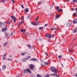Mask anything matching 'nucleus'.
Listing matches in <instances>:
<instances>
[{
  "label": "nucleus",
  "mask_w": 77,
  "mask_h": 77,
  "mask_svg": "<svg viewBox=\"0 0 77 77\" xmlns=\"http://www.w3.org/2000/svg\"><path fill=\"white\" fill-rule=\"evenodd\" d=\"M29 11V9L28 8H26L25 10V12H26V13H27V12H28Z\"/></svg>",
  "instance_id": "obj_11"
},
{
  "label": "nucleus",
  "mask_w": 77,
  "mask_h": 77,
  "mask_svg": "<svg viewBox=\"0 0 77 77\" xmlns=\"http://www.w3.org/2000/svg\"><path fill=\"white\" fill-rule=\"evenodd\" d=\"M75 76H76V77H77V75H75Z\"/></svg>",
  "instance_id": "obj_62"
},
{
  "label": "nucleus",
  "mask_w": 77,
  "mask_h": 77,
  "mask_svg": "<svg viewBox=\"0 0 77 77\" xmlns=\"http://www.w3.org/2000/svg\"><path fill=\"white\" fill-rule=\"evenodd\" d=\"M50 29H51V30H56V29H57H57H58V28H57L56 29L55 28H51Z\"/></svg>",
  "instance_id": "obj_16"
},
{
  "label": "nucleus",
  "mask_w": 77,
  "mask_h": 77,
  "mask_svg": "<svg viewBox=\"0 0 77 77\" xmlns=\"http://www.w3.org/2000/svg\"><path fill=\"white\" fill-rule=\"evenodd\" d=\"M44 63H45V64L46 65H48V63H47L46 62H45Z\"/></svg>",
  "instance_id": "obj_39"
},
{
  "label": "nucleus",
  "mask_w": 77,
  "mask_h": 77,
  "mask_svg": "<svg viewBox=\"0 0 77 77\" xmlns=\"http://www.w3.org/2000/svg\"><path fill=\"white\" fill-rule=\"evenodd\" d=\"M46 36L47 37V38H51V36L50 34H46Z\"/></svg>",
  "instance_id": "obj_5"
},
{
  "label": "nucleus",
  "mask_w": 77,
  "mask_h": 77,
  "mask_svg": "<svg viewBox=\"0 0 77 77\" xmlns=\"http://www.w3.org/2000/svg\"><path fill=\"white\" fill-rule=\"evenodd\" d=\"M41 2H39L38 3V5H41Z\"/></svg>",
  "instance_id": "obj_40"
},
{
  "label": "nucleus",
  "mask_w": 77,
  "mask_h": 77,
  "mask_svg": "<svg viewBox=\"0 0 77 77\" xmlns=\"http://www.w3.org/2000/svg\"><path fill=\"white\" fill-rule=\"evenodd\" d=\"M50 70L52 72L55 73H57L58 72V70L54 67H51L50 68Z\"/></svg>",
  "instance_id": "obj_1"
},
{
  "label": "nucleus",
  "mask_w": 77,
  "mask_h": 77,
  "mask_svg": "<svg viewBox=\"0 0 77 77\" xmlns=\"http://www.w3.org/2000/svg\"><path fill=\"white\" fill-rule=\"evenodd\" d=\"M24 54H25V53H21V56H24Z\"/></svg>",
  "instance_id": "obj_30"
},
{
  "label": "nucleus",
  "mask_w": 77,
  "mask_h": 77,
  "mask_svg": "<svg viewBox=\"0 0 77 77\" xmlns=\"http://www.w3.org/2000/svg\"><path fill=\"white\" fill-rule=\"evenodd\" d=\"M3 25H5V23H3Z\"/></svg>",
  "instance_id": "obj_60"
},
{
  "label": "nucleus",
  "mask_w": 77,
  "mask_h": 77,
  "mask_svg": "<svg viewBox=\"0 0 77 77\" xmlns=\"http://www.w3.org/2000/svg\"><path fill=\"white\" fill-rule=\"evenodd\" d=\"M24 17L22 16L21 18V21H24Z\"/></svg>",
  "instance_id": "obj_24"
},
{
  "label": "nucleus",
  "mask_w": 77,
  "mask_h": 77,
  "mask_svg": "<svg viewBox=\"0 0 77 77\" xmlns=\"http://www.w3.org/2000/svg\"><path fill=\"white\" fill-rule=\"evenodd\" d=\"M54 36V35H51V37H53V36Z\"/></svg>",
  "instance_id": "obj_50"
},
{
  "label": "nucleus",
  "mask_w": 77,
  "mask_h": 77,
  "mask_svg": "<svg viewBox=\"0 0 77 77\" xmlns=\"http://www.w3.org/2000/svg\"><path fill=\"white\" fill-rule=\"evenodd\" d=\"M21 7L22 8H23V9L24 8V6H23V4H22L21 5Z\"/></svg>",
  "instance_id": "obj_35"
},
{
  "label": "nucleus",
  "mask_w": 77,
  "mask_h": 77,
  "mask_svg": "<svg viewBox=\"0 0 77 77\" xmlns=\"http://www.w3.org/2000/svg\"><path fill=\"white\" fill-rule=\"evenodd\" d=\"M45 54H46V55H47V56H48V54H47V53L46 52L45 53Z\"/></svg>",
  "instance_id": "obj_47"
},
{
  "label": "nucleus",
  "mask_w": 77,
  "mask_h": 77,
  "mask_svg": "<svg viewBox=\"0 0 77 77\" xmlns=\"http://www.w3.org/2000/svg\"><path fill=\"white\" fill-rule=\"evenodd\" d=\"M8 42H6V43H5L3 45V46L4 47H6L7 45V44H8Z\"/></svg>",
  "instance_id": "obj_14"
},
{
  "label": "nucleus",
  "mask_w": 77,
  "mask_h": 77,
  "mask_svg": "<svg viewBox=\"0 0 77 77\" xmlns=\"http://www.w3.org/2000/svg\"><path fill=\"white\" fill-rule=\"evenodd\" d=\"M10 22H9V21H8L7 22V24H10Z\"/></svg>",
  "instance_id": "obj_44"
},
{
  "label": "nucleus",
  "mask_w": 77,
  "mask_h": 77,
  "mask_svg": "<svg viewBox=\"0 0 77 77\" xmlns=\"http://www.w3.org/2000/svg\"><path fill=\"white\" fill-rule=\"evenodd\" d=\"M31 61H36L37 59L36 58H32L31 59Z\"/></svg>",
  "instance_id": "obj_12"
},
{
  "label": "nucleus",
  "mask_w": 77,
  "mask_h": 77,
  "mask_svg": "<svg viewBox=\"0 0 77 77\" xmlns=\"http://www.w3.org/2000/svg\"><path fill=\"white\" fill-rule=\"evenodd\" d=\"M59 8V7L57 6L56 7V9H57V10H58Z\"/></svg>",
  "instance_id": "obj_28"
},
{
  "label": "nucleus",
  "mask_w": 77,
  "mask_h": 77,
  "mask_svg": "<svg viewBox=\"0 0 77 77\" xmlns=\"http://www.w3.org/2000/svg\"><path fill=\"white\" fill-rule=\"evenodd\" d=\"M21 24L20 23L18 25V26H20V25H21Z\"/></svg>",
  "instance_id": "obj_55"
},
{
  "label": "nucleus",
  "mask_w": 77,
  "mask_h": 77,
  "mask_svg": "<svg viewBox=\"0 0 77 77\" xmlns=\"http://www.w3.org/2000/svg\"><path fill=\"white\" fill-rule=\"evenodd\" d=\"M3 56H4V57H6V54H4Z\"/></svg>",
  "instance_id": "obj_41"
},
{
  "label": "nucleus",
  "mask_w": 77,
  "mask_h": 77,
  "mask_svg": "<svg viewBox=\"0 0 77 77\" xmlns=\"http://www.w3.org/2000/svg\"><path fill=\"white\" fill-rule=\"evenodd\" d=\"M56 76H57V77H59V75H57V74Z\"/></svg>",
  "instance_id": "obj_51"
},
{
  "label": "nucleus",
  "mask_w": 77,
  "mask_h": 77,
  "mask_svg": "<svg viewBox=\"0 0 77 77\" xmlns=\"http://www.w3.org/2000/svg\"><path fill=\"white\" fill-rule=\"evenodd\" d=\"M73 23V24H76L77 23V18L74 20Z\"/></svg>",
  "instance_id": "obj_10"
},
{
  "label": "nucleus",
  "mask_w": 77,
  "mask_h": 77,
  "mask_svg": "<svg viewBox=\"0 0 77 77\" xmlns=\"http://www.w3.org/2000/svg\"><path fill=\"white\" fill-rule=\"evenodd\" d=\"M8 60H9L10 61H12V59H9V58H8Z\"/></svg>",
  "instance_id": "obj_32"
},
{
  "label": "nucleus",
  "mask_w": 77,
  "mask_h": 77,
  "mask_svg": "<svg viewBox=\"0 0 77 77\" xmlns=\"http://www.w3.org/2000/svg\"><path fill=\"white\" fill-rule=\"evenodd\" d=\"M30 56H29V57H27L26 58V60H27V59H30Z\"/></svg>",
  "instance_id": "obj_31"
},
{
  "label": "nucleus",
  "mask_w": 77,
  "mask_h": 77,
  "mask_svg": "<svg viewBox=\"0 0 77 77\" xmlns=\"http://www.w3.org/2000/svg\"><path fill=\"white\" fill-rule=\"evenodd\" d=\"M62 57V56L61 55H59L58 56V58L59 59H60V58H61Z\"/></svg>",
  "instance_id": "obj_34"
},
{
  "label": "nucleus",
  "mask_w": 77,
  "mask_h": 77,
  "mask_svg": "<svg viewBox=\"0 0 77 77\" xmlns=\"http://www.w3.org/2000/svg\"><path fill=\"white\" fill-rule=\"evenodd\" d=\"M76 13H75L73 14V15H76Z\"/></svg>",
  "instance_id": "obj_48"
},
{
  "label": "nucleus",
  "mask_w": 77,
  "mask_h": 77,
  "mask_svg": "<svg viewBox=\"0 0 77 77\" xmlns=\"http://www.w3.org/2000/svg\"><path fill=\"white\" fill-rule=\"evenodd\" d=\"M13 33H14L13 32H12L11 33V36H12L13 35Z\"/></svg>",
  "instance_id": "obj_38"
},
{
  "label": "nucleus",
  "mask_w": 77,
  "mask_h": 77,
  "mask_svg": "<svg viewBox=\"0 0 77 77\" xmlns=\"http://www.w3.org/2000/svg\"><path fill=\"white\" fill-rule=\"evenodd\" d=\"M1 1L2 3H4V2H5L6 1V0H2Z\"/></svg>",
  "instance_id": "obj_27"
},
{
  "label": "nucleus",
  "mask_w": 77,
  "mask_h": 77,
  "mask_svg": "<svg viewBox=\"0 0 77 77\" xmlns=\"http://www.w3.org/2000/svg\"><path fill=\"white\" fill-rule=\"evenodd\" d=\"M6 30H7V27L5 28L2 29V32H5V31H6Z\"/></svg>",
  "instance_id": "obj_7"
},
{
  "label": "nucleus",
  "mask_w": 77,
  "mask_h": 77,
  "mask_svg": "<svg viewBox=\"0 0 77 77\" xmlns=\"http://www.w3.org/2000/svg\"><path fill=\"white\" fill-rule=\"evenodd\" d=\"M11 18L13 19V21L14 23L16 22V17L15 16H11Z\"/></svg>",
  "instance_id": "obj_3"
},
{
  "label": "nucleus",
  "mask_w": 77,
  "mask_h": 77,
  "mask_svg": "<svg viewBox=\"0 0 77 77\" xmlns=\"http://www.w3.org/2000/svg\"><path fill=\"white\" fill-rule=\"evenodd\" d=\"M29 68L32 71H35V66L33 64H31L29 65Z\"/></svg>",
  "instance_id": "obj_2"
},
{
  "label": "nucleus",
  "mask_w": 77,
  "mask_h": 77,
  "mask_svg": "<svg viewBox=\"0 0 77 77\" xmlns=\"http://www.w3.org/2000/svg\"><path fill=\"white\" fill-rule=\"evenodd\" d=\"M36 23H37V24H38V22H36Z\"/></svg>",
  "instance_id": "obj_63"
},
{
  "label": "nucleus",
  "mask_w": 77,
  "mask_h": 77,
  "mask_svg": "<svg viewBox=\"0 0 77 77\" xmlns=\"http://www.w3.org/2000/svg\"><path fill=\"white\" fill-rule=\"evenodd\" d=\"M60 17V15H57L56 17H55V18L56 19H58L59 18V17Z\"/></svg>",
  "instance_id": "obj_13"
},
{
  "label": "nucleus",
  "mask_w": 77,
  "mask_h": 77,
  "mask_svg": "<svg viewBox=\"0 0 77 77\" xmlns=\"http://www.w3.org/2000/svg\"><path fill=\"white\" fill-rule=\"evenodd\" d=\"M76 12L77 13V8H75Z\"/></svg>",
  "instance_id": "obj_49"
},
{
  "label": "nucleus",
  "mask_w": 77,
  "mask_h": 77,
  "mask_svg": "<svg viewBox=\"0 0 77 77\" xmlns=\"http://www.w3.org/2000/svg\"><path fill=\"white\" fill-rule=\"evenodd\" d=\"M20 24H23V23H24V21H23L20 23Z\"/></svg>",
  "instance_id": "obj_42"
},
{
  "label": "nucleus",
  "mask_w": 77,
  "mask_h": 77,
  "mask_svg": "<svg viewBox=\"0 0 77 77\" xmlns=\"http://www.w3.org/2000/svg\"><path fill=\"white\" fill-rule=\"evenodd\" d=\"M27 60V59L25 58L22 60L23 62H26Z\"/></svg>",
  "instance_id": "obj_21"
},
{
  "label": "nucleus",
  "mask_w": 77,
  "mask_h": 77,
  "mask_svg": "<svg viewBox=\"0 0 77 77\" xmlns=\"http://www.w3.org/2000/svg\"><path fill=\"white\" fill-rule=\"evenodd\" d=\"M70 59H72V60H74V59H73V58L72 57H70Z\"/></svg>",
  "instance_id": "obj_46"
},
{
  "label": "nucleus",
  "mask_w": 77,
  "mask_h": 77,
  "mask_svg": "<svg viewBox=\"0 0 77 77\" xmlns=\"http://www.w3.org/2000/svg\"><path fill=\"white\" fill-rule=\"evenodd\" d=\"M11 1L13 2V3H14V0H11Z\"/></svg>",
  "instance_id": "obj_45"
},
{
  "label": "nucleus",
  "mask_w": 77,
  "mask_h": 77,
  "mask_svg": "<svg viewBox=\"0 0 77 77\" xmlns=\"http://www.w3.org/2000/svg\"><path fill=\"white\" fill-rule=\"evenodd\" d=\"M73 33H76L77 32V28H75L73 31Z\"/></svg>",
  "instance_id": "obj_9"
},
{
  "label": "nucleus",
  "mask_w": 77,
  "mask_h": 77,
  "mask_svg": "<svg viewBox=\"0 0 77 77\" xmlns=\"http://www.w3.org/2000/svg\"><path fill=\"white\" fill-rule=\"evenodd\" d=\"M28 46L29 48V49H31L32 48V46H31L29 45H28Z\"/></svg>",
  "instance_id": "obj_19"
},
{
  "label": "nucleus",
  "mask_w": 77,
  "mask_h": 77,
  "mask_svg": "<svg viewBox=\"0 0 77 77\" xmlns=\"http://www.w3.org/2000/svg\"><path fill=\"white\" fill-rule=\"evenodd\" d=\"M43 29H44V28L42 27H39V30H42Z\"/></svg>",
  "instance_id": "obj_17"
},
{
  "label": "nucleus",
  "mask_w": 77,
  "mask_h": 77,
  "mask_svg": "<svg viewBox=\"0 0 77 77\" xmlns=\"http://www.w3.org/2000/svg\"><path fill=\"white\" fill-rule=\"evenodd\" d=\"M26 36H29V34H27V35H26Z\"/></svg>",
  "instance_id": "obj_58"
},
{
  "label": "nucleus",
  "mask_w": 77,
  "mask_h": 77,
  "mask_svg": "<svg viewBox=\"0 0 77 77\" xmlns=\"http://www.w3.org/2000/svg\"><path fill=\"white\" fill-rule=\"evenodd\" d=\"M2 59L3 60H6V58L5 57H3L2 58Z\"/></svg>",
  "instance_id": "obj_33"
},
{
  "label": "nucleus",
  "mask_w": 77,
  "mask_h": 77,
  "mask_svg": "<svg viewBox=\"0 0 77 77\" xmlns=\"http://www.w3.org/2000/svg\"><path fill=\"white\" fill-rule=\"evenodd\" d=\"M5 35L6 37H7L8 36V34L5 33Z\"/></svg>",
  "instance_id": "obj_37"
},
{
  "label": "nucleus",
  "mask_w": 77,
  "mask_h": 77,
  "mask_svg": "<svg viewBox=\"0 0 77 77\" xmlns=\"http://www.w3.org/2000/svg\"><path fill=\"white\" fill-rule=\"evenodd\" d=\"M62 66L63 67V64L62 63Z\"/></svg>",
  "instance_id": "obj_57"
},
{
  "label": "nucleus",
  "mask_w": 77,
  "mask_h": 77,
  "mask_svg": "<svg viewBox=\"0 0 77 77\" xmlns=\"http://www.w3.org/2000/svg\"><path fill=\"white\" fill-rule=\"evenodd\" d=\"M69 52H72V51H74V50L73 49H71L70 50H69Z\"/></svg>",
  "instance_id": "obj_25"
},
{
  "label": "nucleus",
  "mask_w": 77,
  "mask_h": 77,
  "mask_svg": "<svg viewBox=\"0 0 77 77\" xmlns=\"http://www.w3.org/2000/svg\"><path fill=\"white\" fill-rule=\"evenodd\" d=\"M2 67H3L2 69H5L6 68V66H5V65H4L2 66Z\"/></svg>",
  "instance_id": "obj_18"
},
{
  "label": "nucleus",
  "mask_w": 77,
  "mask_h": 77,
  "mask_svg": "<svg viewBox=\"0 0 77 77\" xmlns=\"http://www.w3.org/2000/svg\"><path fill=\"white\" fill-rule=\"evenodd\" d=\"M35 20H36V21H37V20H38V19H35Z\"/></svg>",
  "instance_id": "obj_59"
},
{
  "label": "nucleus",
  "mask_w": 77,
  "mask_h": 77,
  "mask_svg": "<svg viewBox=\"0 0 77 77\" xmlns=\"http://www.w3.org/2000/svg\"><path fill=\"white\" fill-rule=\"evenodd\" d=\"M32 24L34 25V26H37V24H36L35 23H33V22H32Z\"/></svg>",
  "instance_id": "obj_23"
},
{
  "label": "nucleus",
  "mask_w": 77,
  "mask_h": 77,
  "mask_svg": "<svg viewBox=\"0 0 77 77\" xmlns=\"http://www.w3.org/2000/svg\"><path fill=\"white\" fill-rule=\"evenodd\" d=\"M73 2H75V3H77V0H73Z\"/></svg>",
  "instance_id": "obj_29"
},
{
  "label": "nucleus",
  "mask_w": 77,
  "mask_h": 77,
  "mask_svg": "<svg viewBox=\"0 0 77 77\" xmlns=\"http://www.w3.org/2000/svg\"><path fill=\"white\" fill-rule=\"evenodd\" d=\"M48 26V24H45L44 27H45V26Z\"/></svg>",
  "instance_id": "obj_43"
},
{
  "label": "nucleus",
  "mask_w": 77,
  "mask_h": 77,
  "mask_svg": "<svg viewBox=\"0 0 77 77\" xmlns=\"http://www.w3.org/2000/svg\"><path fill=\"white\" fill-rule=\"evenodd\" d=\"M37 77H42V76L39 75V74H38L37 75Z\"/></svg>",
  "instance_id": "obj_20"
},
{
  "label": "nucleus",
  "mask_w": 77,
  "mask_h": 77,
  "mask_svg": "<svg viewBox=\"0 0 77 77\" xmlns=\"http://www.w3.org/2000/svg\"><path fill=\"white\" fill-rule=\"evenodd\" d=\"M57 74L53 73L51 74V75H53V76H56Z\"/></svg>",
  "instance_id": "obj_15"
},
{
  "label": "nucleus",
  "mask_w": 77,
  "mask_h": 77,
  "mask_svg": "<svg viewBox=\"0 0 77 77\" xmlns=\"http://www.w3.org/2000/svg\"><path fill=\"white\" fill-rule=\"evenodd\" d=\"M62 9H60L58 11V12H62Z\"/></svg>",
  "instance_id": "obj_26"
},
{
  "label": "nucleus",
  "mask_w": 77,
  "mask_h": 77,
  "mask_svg": "<svg viewBox=\"0 0 77 77\" xmlns=\"http://www.w3.org/2000/svg\"><path fill=\"white\" fill-rule=\"evenodd\" d=\"M1 71V69H0V71Z\"/></svg>",
  "instance_id": "obj_64"
},
{
  "label": "nucleus",
  "mask_w": 77,
  "mask_h": 77,
  "mask_svg": "<svg viewBox=\"0 0 77 77\" xmlns=\"http://www.w3.org/2000/svg\"><path fill=\"white\" fill-rule=\"evenodd\" d=\"M41 65L42 66H44V65H42V64H41Z\"/></svg>",
  "instance_id": "obj_54"
},
{
  "label": "nucleus",
  "mask_w": 77,
  "mask_h": 77,
  "mask_svg": "<svg viewBox=\"0 0 77 77\" xmlns=\"http://www.w3.org/2000/svg\"><path fill=\"white\" fill-rule=\"evenodd\" d=\"M13 26H14V25H11V26L12 27Z\"/></svg>",
  "instance_id": "obj_61"
},
{
  "label": "nucleus",
  "mask_w": 77,
  "mask_h": 77,
  "mask_svg": "<svg viewBox=\"0 0 77 77\" xmlns=\"http://www.w3.org/2000/svg\"><path fill=\"white\" fill-rule=\"evenodd\" d=\"M39 17L38 16V17H37V20H38V19H39Z\"/></svg>",
  "instance_id": "obj_56"
},
{
  "label": "nucleus",
  "mask_w": 77,
  "mask_h": 77,
  "mask_svg": "<svg viewBox=\"0 0 77 77\" xmlns=\"http://www.w3.org/2000/svg\"><path fill=\"white\" fill-rule=\"evenodd\" d=\"M31 77H35V76L33 75Z\"/></svg>",
  "instance_id": "obj_52"
},
{
  "label": "nucleus",
  "mask_w": 77,
  "mask_h": 77,
  "mask_svg": "<svg viewBox=\"0 0 77 77\" xmlns=\"http://www.w3.org/2000/svg\"><path fill=\"white\" fill-rule=\"evenodd\" d=\"M2 22H0V26H2Z\"/></svg>",
  "instance_id": "obj_36"
},
{
  "label": "nucleus",
  "mask_w": 77,
  "mask_h": 77,
  "mask_svg": "<svg viewBox=\"0 0 77 77\" xmlns=\"http://www.w3.org/2000/svg\"><path fill=\"white\" fill-rule=\"evenodd\" d=\"M20 31L21 32H23V33H24L26 32V29H21L20 30Z\"/></svg>",
  "instance_id": "obj_4"
},
{
  "label": "nucleus",
  "mask_w": 77,
  "mask_h": 77,
  "mask_svg": "<svg viewBox=\"0 0 77 77\" xmlns=\"http://www.w3.org/2000/svg\"><path fill=\"white\" fill-rule=\"evenodd\" d=\"M27 71L29 73H32V72H31L30 69H27Z\"/></svg>",
  "instance_id": "obj_8"
},
{
  "label": "nucleus",
  "mask_w": 77,
  "mask_h": 77,
  "mask_svg": "<svg viewBox=\"0 0 77 77\" xmlns=\"http://www.w3.org/2000/svg\"><path fill=\"white\" fill-rule=\"evenodd\" d=\"M71 23H68L66 25L67 27H70L71 26Z\"/></svg>",
  "instance_id": "obj_6"
},
{
  "label": "nucleus",
  "mask_w": 77,
  "mask_h": 77,
  "mask_svg": "<svg viewBox=\"0 0 77 77\" xmlns=\"http://www.w3.org/2000/svg\"><path fill=\"white\" fill-rule=\"evenodd\" d=\"M23 71L24 73H26L27 72V69H24V70H23Z\"/></svg>",
  "instance_id": "obj_22"
},
{
  "label": "nucleus",
  "mask_w": 77,
  "mask_h": 77,
  "mask_svg": "<svg viewBox=\"0 0 77 77\" xmlns=\"http://www.w3.org/2000/svg\"><path fill=\"white\" fill-rule=\"evenodd\" d=\"M72 11H74V8H72Z\"/></svg>",
  "instance_id": "obj_53"
}]
</instances>
